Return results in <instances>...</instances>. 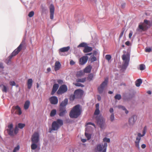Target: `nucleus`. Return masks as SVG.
Wrapping results in <instances>:
<instances>
[{
	"label": "nucleus",
	"instance_id": "obj_1",
	"mask_svg": "<svg viewBox=\"0 0 152 152\" xmlns=\"http://www.w3.org/2000/svg\"><path fill=\"white\" fill-rule=\"evenodd\" d=\"M39 133L37 132H35L32 134L31 137V146L32 150H34L37 148V144L39 141Z\"/></svg>",
	"mask_w": 152,
	"mask_h": 152
},
{
	"label": "nucleus",
	"instance_id": "obj_2",
	"mask_svg": "<svg viewBox=\"0 0 152 152\" xmlns=\"http://www.w3.org/2000/svg\"><path fill=\"white\" fill-rule=\"evenodd\" d=\"M81 111L80 105H77L73 107L70 111L69 116L72 118H77L81 114Z\"/></svg>",
	"mask_w": 152,
	"mask_h": 152
},
{
	"label": "nucleus",
	"instance_id": "obj_3",
	"mask_svg": "<svg viewBox=\"0 0 152 152\" xmlns=\"http://www.w3.org/2000/svg\"><path fill=\"white\" fill-rule=\"evenodd\" d=\"M24 43L22 42L18 47L15 49L6 59L5 63L7 64H11V60L12 58L17 55L21 51L24 45Z\"/></svg>",
	"mask_w": 152,
	"mask_h": 152
},
{
	"label": "nucleus",
	"instance_id": "obj_4",
	"mask_svg": "<svg viewBox=\"0 0 152 152\" xmlns=\"http://www.w3.org/2000/svg\"><path fill=\"white\" fill-rule=\"evenodd\" d=\"M63 124V121L61 119H57L54 121L52 124L51 128L49 129V132L51 133L52 130L57 131Z\"/></svg>",
	"mask_w": 152,
	"mask_h": 152
},
{
	"label": "nucleus",
	"instance_id": "obj_5",
	"mask_svg": "<svg viewBox=\"0 0 152 152\" xmlns=\"http://www.w3.org/2000/svg\"><path fill=\"white\" fill-rule=\"evenodd\" d=\"M122 59L123 60L122 68L125 69L128 66L130 61V55L129 53L126 54H124L122 56Z\"/></svg>",
	"mask_w": 152,
	"mask_h": 152
},
{
	"label": "nucleus",
	"instance_id": "obj_6",
	"mask_svg": "<svg viewBox=\"0 0 152 152\" xmlns=\"http://www.w3.org/2000/svg\"><path fill=\"white\" fill-rule=\"evenodd\" d=\"M107 144L106 142L104 143V145L101 144H97L95 148V150L96 151L102 152H106Z\"/></svg>",
	"mask_w": 152,
	"mask_h": 152
},
{
	"label": "nucleus",
	"instance_id": "obj_7",
	"mask_svg": "<svg viewBox=\"0 0 152 152\" xmlns=\"http://www.w3.org/2000/svg\"><path fill=\"white\" fill-rule=\"evenodd\" d=\"M145 24L148 25L150 27L152 25V22L145 20H144V23L142 24H140L139 25V28L142 31H145L147 29L148 27H147L146 25H145Z\"/></svg>",
	"mask_w": 152,
	"mask_h": 152
},
{
	"label": "nucleus",
	"instance_id": "obj_8",
	"mask_svg": "<svg viewBox=\"0 0 152 152\" xmlns=\"http://www.w3.org/2000/svg\"><path fill=\"white\" fill-rule=\"evenodd\" d=\"M108 83V78H105L103 81L98 88L99 93L100 94L102 93L104 91L105 88L107 86Z\"/></svg>",
	"mask_w": 152,
	"mask_h": 152
},
{
	"label": "nucleus",
	"instance_id": "obj_9",
	"mask_svg": "<svg viewBox=\"0 0 152 152\" xmlns=\"http://www.w3.org/2000/svg\"><path fill=\"white\" fill-rule=\"evenodd\" d=\"M96 119L97 124L99 125L101 129H103L104 126V121L101 115L97 116L96 117Z\"/></svg>",
	"mask_w": 152,
	"mask_h": 152
},
{
	"label": "nucleus",
	"instance_id": "obj_10",
	"mask_svg": "<svg viewBox=\"0 0 152 152\" xmlns=\"http://www.w3.org/2000/svg\"><path fill=\"white\" fill-rule=\"evenodd\" d=\"M145 134V130H143L142 132V134H141L140 133L137 134V136L136 137V140L135 142V146L138 148H140L139 143L141 140V137L144 136Z\"/></svg>",
	"mask_w": 152,
	"mask_h": 152
},
{
	"label": "nucleus",
	"instance_id": "obj_11",
	"mask_svg": "<svg viewBox=\"0 0 152 152\" xmlns=\"http://www.w3.org/2000/svg\"><path fill=\"white\" fill-rule=\"evenodd\" d=\"M68 90L67 87L65 85H63L60 86L57 91L58 94H62L66 92Z\"/></svg>",
	"mask_w": 152,
	"mask_h": 152
},
{
	"label": "nucleus",
	"instance_id": "obj_12",
	"mask_svg": "<svg viewBox=\"0 0 152 152\" xmlns=\"http://www.w3.org/2000/svg\"><path fill=\"white\" fill-rule=\"evenodd\" d=\"M70 48L69 46L65 47L60 48L59 50L58 53L61 56H64L63 53L67 52L69 51Z\"/></svg>",
	"mask_w": 152,
	"mask_h": 152
},
{
	"label": "nucleus",
	"instance_id": "obj_13",
	"mask_svg": "<svg viewBox=\"0 0 152 152\" xmlns=\"http://www.w3.org/2000/svg\"><path fill=\"white\" fill-rule=\"evenodd\" d=\"M137 120V116L133 115L130 117L129 120V124L130 126H133Z\"/></svg>",
	"mask_w": 152,
	"mask_h": 152
},
{
	"label": "nucleus",
	"instance_id": "obj_14",
	"mask_svg": "<svg viewBox=\"0 0 152 152\" xmlns=\"http://www.w3.org/2000/svg\"><path fill=\"white\" fill-rule=\"evenodd\" d=\"M50 12V18L51 19L53 20L54 17V14L55 11V7L53 5L51 4L49 7Z\"/></svg>",
	"mask_w": 152,
	"mask_h": 152
},
{
	"label": "nucleus",
	"instance_id": "obj_15",
	"mask_svg": "<svg viewBox=\"0 0 152 152\" xmlns=\"http://www.w3.org/2000/svg\"><path fill=\"white\" fill-rule=\"evenodd\" d=\"M13 126L12 124H10L8 126V129H7L8 134L10 135H13L14 130L13 129Z\"/></svg>",
	"mask_w": 152,
	"mask_h": 152
},
{
	"label": "nucleus",
	"instance_id": "obj_16",
	"mask_svg": "<svg viewBox=\"0 0 152 152\" xmlns=\"http://www.w3.org/2000/svg\"><path fill=\"white\" fill-rule=\"evenodd\" d=\"M50 103L52 104H56L58 103V99L56 96H52L49 99Z\"/></svg>",
	"mask_w": 152,
	"mask_h": 152
},
{
	"label": "nucleus",
	"instance_id": "obj_17",
	"mask_svg": "<svg viewBox=\"0 0 152 152\" xmlns=\"http://www.w3.org/2000/svg\"><path fill=\"white\" fill-rule=\"evenodd\" d=\"M88 57L87 56H83L79 60V63L80 64L83 65L87 61Z\"/></svg>",
	"mask_w": 152,
	"mask_h": 152
},
{
	"label": "nucleus",
	"instance_id": "obj_18",
	"mask_svg": "<svg viewBox=\"0 0 152 152\" xmlns=\"http://www.w3.org/2000/svg\"><path fill=\"white\" fill-rule=\"evenodd\" d=\"M59 116L61 117L64 116L65 114L67 113V111L65 108H62V107L59 108Z\"/></svg>",
	"mask_w": 152,
	"mask_h": 152
},
{
	"label": "nucleus",
	"instance_id": "obj_19",
	"mask_svg": "<svg viewBox=\"0 0 152 152\" xmlns=\"http://www.w3.org/2000/svg\"><path fill=\"white\" fill-rule=\"evenodd\" d=\"M83 93V90L81 89H77L74 92V94L76 95V96L77 97L79 96H82Z\"/></svg>",
	"mask_w": 152,
	"mask_h": 152
},
{
	"label": "nucleus",
	"instance_id": "obj_20",
	"mask_svg": "<svg viewBox=\"0 0 152 152\" xmlns=\"http://www.w3.org/2000/svg\"><path fill=\"white\" fill-rule=\"evenodd\" d=\"M68 99H65L64 101H63L60 104L59 107L66 108V106L68 104Z\"/></svg>",
	"mask_w": 152,
	"mask_h": 152
},
{
	"label": "nucleus",
	"instance_id": "obj_21",
	"mask_svg": "<svg viewBox=\"0 0 152 152\" xmlns=\"http://www.w3.org/2000/svg\"><path fill=\"white\" fill-rule=\"evenodd\" d=\"M59 87V85L58 84H54L51 93L52 95H53L57 91Z\"/></svg>",
	"mask_w": 152,
	"mask_h": 152
},
{
	"label": "nucleus",
	"instance_id": "obj_22",
	"mask_svg": "<svg viewBox=\"0 0 152 152\" xmlns=\"http://www.w3.org/2000/svg\"><path fill=\"white\" fill-rule=\"evenodd\" d=\"M61 66V64L60 62L58 61H56L55 64V71H57L58 70Z\"/></svg>",
	"mask_w": 152,
	"mask_h": 152
},
{
	"label": "nucleus",
	"instance_id": "obj_23",
	"mask_svg": "<svg viewBox=\"0 0 152 152\" xmlns=\"http://www.w3.org/2000/svg\"><path fill=\"white\" fill-rule=\"evenodd\" d=\"M92 50V48L91 47L88 46L87 45L84 48L83 52L84 53H87L90 52Z\"/></svg>",
	"mask_w": 152,
	"mask_h": 152
},
{
	"label": "nucleus",
	"instance_id": "obj_24",
	"mask_svg": "<svg viewBox=\"0 0 152 152\" xmlns=\"http://www.w3.org/2000/svg\"><path fill=\"white\" fill-rule=\"evenodd\" d=\"M33 80L32 79H29L27 80V88L30 89L32 86Z\"/></svg>",
	"mask_w": 152,
	"mask_h": 152
},
{
	"label": "nucleus",
	"instance_id": "obj_25",
	"mask_svg": "<svg viewBox=\"0 0 152 152\" xmlns=\"http://www.w3.org/2000/svg\"><path fill=\"white\" fill-rule=\"evenodd\" d=\"M1 86L3 87L1 89L2 91L3 92L6 93L7 92L8 88L6 86L3 84L1 85H0V87Z\"/></svg>",
	"mask_w": 152,
	"mask_h": 152
},
{
	"label": "nucleus",
	"instance_id": "obj_26",
	"mask_svg": "<svg viewBox=\"0 0 152 152\" xmlns=\"http://www.w3.org/2000/svg\"><path fill=\"white\" fill-rule=\"evenodd\" d=\"M91 67L90 66H87L84 69V72L85 73H89L91 70Z\"/></svg>",
	"mask_w": 152,
	"mask_h": 152
},
{
	"label": "nucleus",
	"instance_id": "obj_27",
	"mask_svg": "<svg viewBox=\"0 0 152 152\" xmlns=\"http://www.w3.org/2000/svg\"><path fill=\"white\" fill-rule=\"evenodd\" d=\"M30 104V101L28 100L26 101L24 104V107L25 110H27L28 109Z\"/></svg>",
	"mask_w": 152,
	"mask_h": 152
},
{
	"label": "nucleus",
	"instance_id": "obj_28",
	"mask_svg": "<svg viewBox=\"0 0 152 152\" xmlns=\"http://www.w3.org/2000/svg\"><path fill=\"white\" fill-rule=\"evenodd\" d=\"M142 83V80L141 79H138L135 82V85L137 87H139L140 86Z\"/></svg>",
	"mask_w": 152,
	"mask_h": 152
},
{
	"label": "nucleus",
	"instance_id": "obj_29",
	"mask_svg": "<svg viewBox=\"0 0 152 152\" xmlns=\"http://www.w3.org/2000/svg\"><path fill=\"white\" fill-rule=\"evenodd\" d=\"M83 74L84 72L82 71H80L77 72L76 76L77 77H79L83 75Z\"/></svg>",
	"mask_w": 152,
	"mask_h": 152
},
{
	"label": "nucleus",
	"instance_id": "obj_30",
	"mask_svg": "<svg viewBox=\"0 0 152 152\" xmlns=\"http://www.w3.org/2000/svg\"><path fill=\"white\" fill-rule=\"evenodd\" d=\"M86 80V78L85 77L83 78H79L76 79V81L77 82L84 83Z\"/></svg>",
	"mask_w": 152,
	"mask_h": 152
},
{
	"label": "nucleus",
	"instance_id": "obj_31",
	"mask_svg": "<svg viewBox=\"0 0 152 152\" xmlns=\"http://www.w3.org/2000/svg\"><path fill=\"white\" fill-rule=\"evenodd\" d=\"M87 45V44L86 43L82 42L81 43L78 45L77 47L78 48L80 47H84L85 48Z\"/></svg>",
	"mask_w": 152,
	"mask_h": 152
},
{
	"label": "nucleus",
	"instance_id": "obj_32",
	"mask_svg": "<svg viewBox=\"0 0 152 152\" xmlns=\"http://www.w3.org/2000/svg\"><path fill=\"white\" fill-rule=\"evenodd\" d=\"M56 113V111L55 109H53L50 112V115L51 117H53L55 116Z\"/></svg>",
	"mask_w": 152,
	"mask_h": 152
},
{
	"label": "nucleus",
	"instance_id": "obj_33",
	"mask_svg": "<svg viewBox=\"0 0 152 152\" xmlns=\"http://www.w3.org/2000/svg\"><path fill=\"white\" fill-rule=\"evenodd\" d=\"M93 77V75L92 74H89L87 77L88 80L89 81H90L92 80Z\"/></svg>",
	"mask_w": 152,
	"mask_h": 152
},
{
	"label": "nucleus",
	"instance_id": "obj_34",
	"mask_svg": "<svg viewBox=\"0 0 152 152\" xmlns=\"http://www.w3.org/2000/svg\"><path fill=\"white\" fill-rule=\"evenodd\" d=\"M25 126V124H24L19 123L18 124V127L20 129H22Z\"/></svg>",
	"mask_w": 152,
	"mask_h": 152
},
{
	"label": "nucleus",
	"instance_id": "obj_35",
	"mask_svg": "<svg viewBox=\"0 0 152 152\" xmlns=\"http://www.w3.org/2000/svg\"><path fill=\"white\" fill-rule=\"evenodd\" d=\"M74 84L77 86L84 87V85L83 84H81L80 83H79V82H77V83H74Z\"/></svg>",
	"mask_w": 152,
	"mask_h": 152
},
{
	"label": "nucleus",
	"instance_id": "obj_36",
	"mask_svg": "<svg viewBox=\"0 0 152 152\" xmlns=\"http://www.w3.org/2000/svg\"><path fill=\"white\" fill-rule=\"evenodd\" d=\"M121 98V96L120 94H118L115 96V98L116 99L120 100Z\"/></svg>",
	"mask_w": 152,
	"mask_h": 152
},
{
	"label": "nucleus",
	"instance_id": "obj_37",
	"mask_svg": "<svg viewBox=\"0 0 152 152\" xmlns=\"http://www.w3.org/2000/svg\"><path fill=\"white\" fill-rule=\"evenodd\" d=\"M105 59L108 61H109L111 58V56L110 55H106Z\"/></svg>",
	"mask_w": 152,
	"mask_h": 152
},
{
	"label": "nucleus",
	"instance_id": "obj_38",
	"mask_svg": "<svg viewBox=\"0 0 152 152\" xmlns=\"http://www.w3.org/2000/svg\"><path fill=\"white\" fill-rule=\"evenodd\" d=\"M85 135L87 138L88 140H89L91 138V135L86 132L85 133Z\"/></svg>",
	"mask_w": 152,
	"mask_h": 152
},
{
	"label": "nucleus",
	"instance_id": "obj_39",
	"mask_svg": "<svg viewBox=\"0 0 152 152\" xmlns=\"http://www.w3.org/2000/svg\"><path fill=\"white\" fill-rule=\"evenodd\" d=\"M19 149L20 146L19 145H18L16 147L14 148L13 150V152H16L17 151L19 150Z\"/></svg>",
	"mask_w": 152,
	"mask_h": 152
},
{
	"label": "nucleus",
	"instance_id": "obj_40",
	"mask_svg": "<svg viewBox=\"0 0 152 152\" xmlns=\"http://www.w3.org/2000/svg\"><path fill=\"white\" fill-rule=\"evenodd\" d=\"M110 120L111 121H113L114 120V115L113 113L111 114L110 116Z\"/></svg>",
	"mask_w": 152,
	"mask_h": 152
},
{
	"label": "nucleus",
	"instance_id": "obj_41",
	"mask_svg": "<svg viewBox=\"0 0 152 152\" xmlns=\"http://www.w3.org/2000/svg\"><path fill=\"white\" fill-rule=\"evenodd\" d=\"M145 69V65L143 64H141L140 65V69L141 70H143Z\"/></svg>",
	"mask_w": 152,
	"mask_h": 152
},
{
	"label": "nucleus",
	"instance_id": "obj_42",
	"mask_svg": "<svg viewBox=\"0 0 152 152\" xmlns=\"http://www.w3.org/2000/svg\"><path fill=\"white\" fill-rule=\"evenodd\" d=\"M34 14V12L33 11H32L30 12L28 14L29 17L31 18L33 16Z\"/></svg>",
	"mask_w": 152,
	"mask_h": 152
},
{
	"label": "nucleus",
	"instance_id": "obj_43",
	"mask_svg": "<svg viewBox=\"0 0 152 152\" xmlns=\"http://www.w3.org/2000/svg\"><path fill=\"white\" fill-rule=\"evenodd\" d=\"M76 95L74 94L71 95L70 96V99L71 100H74L75 97Z\"/></svg>",
	"mask_w": 152,
	"mask_h": 152
},
{
	"label": "nucleus",
	"instance_id": "obj_44",
	"mask_svg": "<svg viewBox=\"0 0 152 152\" xmlns=\"http://www.w3.org/2000/svg\"><path fill=\"white\" fill-rule=\"evenodd\" d=\"M15 113L16 114H18L19 115H20L22 114V112L21 110V109L16 110L15 112Z\"/></svg>",
	"mask_w": 152,
	"mask_h": 152
},
{
	"label": "nucleus",
	"instance_id": "obj_45",
	"mask_svg": "<svg viewBox=\"0 0 152 152\" xmlns=\"http://www.w3.org/2000/svg\"><path fill=\"white\" fill-rule=\"evenodd\" d=\"M96 60V57L94 56H93L91 58V62H93L95 61Z\"/></svg>",
	"mask_w": 152,
	"mask_h": 152
},
{
	"label": "nucleus",
	"instance_id": "obj_46",
	"mask_svg": "<svg viewBox=\"0 0 152 152\" xmlns=\"http://www.w3.org/2000/svg\"><path fill=\"white\" fill-rule=\"evenodd\" d=\"M100 113V111L99 110L96 109L94 113V115H98Z\"/></svg>",
	"mask_w": 152,
	"mask_h": 152
},
{
	"label": "nucleus",
	"instance_id": "obj_47",
	"mask_svg": "<svg viewBox=\"0 0 152 152\" xmlns=\"http://www.w3.org/2000/svg\"><path fill=\"white\" fill-rule=\"evenodd\" d=\"M103 141L104 142H110V139L106 137H105L103 139Z\"/></svg>",
	"mask_w": 152,
	"mask_h": 152
},
{
	"label": "nucleus",
	"instance_id": "obj_48",
	"mask_svg": "<svg viewBox=\"0 0 152 152\" xmlns=\"http://www.w3.org/2000/svg\"><path fill=\"white\" fill-rule=\"evenodd\" d=\"M18 131V129L17 126H16L14 129V133L15 134H17Z\"/></svg>",
	"mask_w": 152,
	"mask_h": 152
},
{
	"label": "nucleus",
	"instance_id": "obj_49",
	"mask_svg": "<svg viewBox=\"0 0 152 152\" xmlns=\"http://www.w3.org/2000/svg\"><path fill=\"white\" fill-rule=\"evenodd\" d=\"M124 31H125V29L124 28L123 29L122 31L121 32V33L119 35V37L120 38H121L123 36Z\"/></svg>",
	"mask_w": 152,
	"mask_h": 152
},
{
	"label": "nucleus",
	"instance_id": "obj_50",
	"mask_svg": "<svg viewBox=\"0 0 152 152\" xmlns=\"http://www.w3.org/2000/svg\"><path fill=\"white\" fill-rule=\"evenodd\" d=\"M118 108L121 109L123 110H126V108H125V107L121 105L118 106Z\"/></svg>",
	"mask_w": 152,
	"mask_h": 152
},
{
	"label": "nucleus",
	"instance_id": "obj_51",
	"mask_svg": "<svg viewBox=\"0 0 152 152\" xmlns=\"http://www.w3.org/2000/svg\"><path fill=\"white\" fill-rule=\"evenodd\" d=\"M10 85L11 86H15L16 85L15 82L14 81H10Z\"/></svg>",
	"mask_w": 152,
	"mask_h": 152
},
{
	"label": "nucleus",
	"instance_id": "obj_52",
	"mask_svg": "<svg viewBox=\"0 0 152 152\" xmlns=\"http://www.w3.org/2000/svg\"><path fill=\"white\" fill-rule=\"evenodd\" d=\"M145 50L146 52H150L151 51V49L150 48H146Z\"/></svg>",
	"mask_w": 152,
	"mask_h": 152
},
{
	"label": "nucleus",
	"instance_id": "obj_53",
	"mask_svg": "<svg viewBox=\"0 0 152 152\" xmlns=\"http://www.w3.org/2000/svg\"><path fill=\"white\" fill-rule=\"evenodd\" d=\"M133 34V32L132 31H130L129 35V37L130 39H131Z\"/></svg>",
	"mask_w": 152,
	"mask_h": 152
},
{
	"label": "nucleus",
	"instance_id": "obj_54",
	"mask_svg": "<svg viewBox=\"0 0 152 152\" xmlns=\"http://www.w3.org/2000/svg\"><path fill=\"white\" fill-rule=\"evenodd\" d=\"M86 125H91L94 126V127L95 126V125L94 124L91 122H88L86 123Z\"/></svg>",
	"mask_w": 152,
	"mask_h": 152
},
{
	"label": "nucleus",
	"instance_id": "obj_55",
	"mask_svg": "<svg viewBox=\"0 0 152 152\" xmlns=\"http://www.w3.org/2000/svg\"><path fill=\"white\" fill-rule=\"evenodd\" d=\"M109 111L111 113H113L114 111L113 109L112 108H110V109Z\"/></svg>",
	"mask_w": 152,
	"mask_h": 152
},
{
	"label": "nucleus",
	"instance_id": "obj_56",
	"mask_svg": "<svg viewBox=\"0 0 152 152\" xmlns=\"http://www.w3.org/2000/svg\"><path fill=\"white\" fill-rule=\"evenodd\" d=\"M99 104H96V109L99 110Z\"/></svg>",
	"mask_w": 152,
	"mask_h": 152
},
{
	"label": "nucleus",
	"instance_id": "obj_57",
	"mask_svg": "<svg viewBox=\"0 0 152 152\" xmlns=\"http://www.w3.org/2000/svg\"><path fill=\"white\" fill-rule=\"evenodd\" d=\"M58 83L59 84H62L63 83V81L62 80H59L57 81Z\"/></svg>",
	"mask_w": 152,
	"mask_h": 152
},
{
	"label": "nucleus",
	"instance_id": "obj_58",
	"mask_svg": "<svg viewBox=\"0 0 152 152\" xmlns=\"http://www.w3.org/2000/svg\"><path fill=\"white\" fill-rule=\"evenodd\" d=\"M70 64L71 65H73L75 64V62L72 60H71L70 61Z\"/></svg>",
	"mask_w": 152,
	"mask_h": 152
},
{
	"label": "nucleus",
	"instance_id": "obj_59",
	"mask_svg": "<svg viewBox=\"0 0 152 152\" xmlns=\"http://www.w3.org/2000/svg\"><path fill=\"white\" fill-rule=\"evenodd\" d=\"M97 99L98 101H99L101 100V97L99 95H97Z\"/></svg>",
	"mask_w": 152,
	"mask_h": 152
},
{
	"label": "nucleus",
	"instance_id": "obj_60",
	"mask_svg": "<svg viewBox=\"0 0 152 152\" xmlns=\"http://www.w3.org/2000/svg\"><path fill=\"white\" fill-rule=\"evenodd\" d=\"M141 148H142L144 149V148H145L146 147V145L145 144H142L141 145Z\"/></svg>",
	"mask_w": 152,
	"mask_h": 152
},
{
	"label": "nucleus",
	"instance_id": "obj_61",
	"mask_svg": "<svg viewBox=\"0 0 152 152\" xmlns=\"http://www.w3.org/2000/svg\"><path fill=\"white\" fill-rule=\"evenodd\" d=\"M130 43V42L129 41H127L125 42V44L127 46H129Z\"/></svg>",
	"mask_w": 152,
	"mask_h": 152
},
{
	"label": "nucleus",
	"instance_id": "obj_62",
	"mask_svg": "<svg viewBox=\"0 0 152 152\" xmlns=\"http://www.w3.org/2000/svg\"><path fill=\"white\" fill-rule=\"evenodd\" d=\"M15 109L18 110L20 109V108L19 106H17L15 107Z\"/></svg>",
	"mask_w": 152,
	"mask_h": 152
},
{
	"label": "nucleus",
	"instance_id": "obj_63",
	"mask_svg": "<svg viewBox=\"0 0 152 152\" xmlns=\"http://www.w3.org/2000/svg\"><path fill=\"white\" fill-rule=\"evenodd\" d=\"M97 53V52L96 51H94L93 52V55L96 56Z\"/></svg>",
	"mask_w": 152,
	"mask_h": 152
},
{
	"label": "nucleus",
	"instance_id": "obj_64",
	"mask_svg": "<svg viewBox=\"0 0 152 152\" xmlns=\"http://www.w3.org/2000/svg\"><path fill=\"white\" fill-rule=\"evenodd\" d=\"M81 141L83 142H86V140L85 139H82L81 140Z\"/></svg>",
	"mask_w": 152,
	"mask_h": 152
}]
</instances>
